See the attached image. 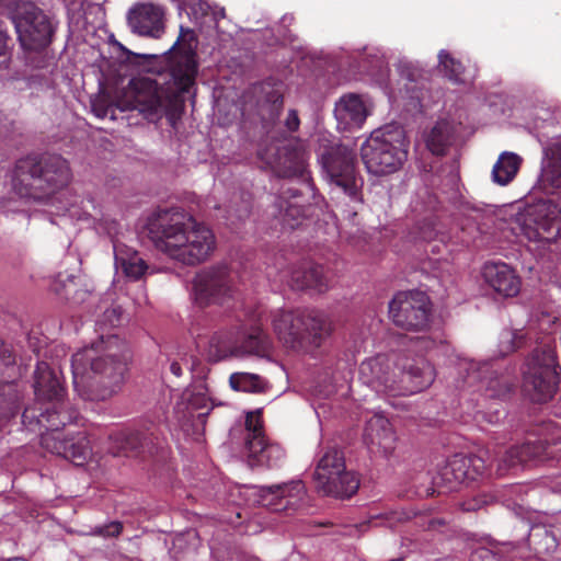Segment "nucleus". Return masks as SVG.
<instances>
[{"label": "nucleus", "instance_id": "4468645a", "mask_svg": "<svg viewBox=\"0 0 561 561\" xmlns=\"http://www.w3.org/2000/svg\"><path fill=\"white\" fill-rule=\"evenodd\" d=\"M536 137L542 146L543 161L540 186L547 194L561 190V142H550L560 135L561 126L554 123L551 112L541 108L533 121Z\"/></svg>", "mask_w": 561, "mask_h": 561}, {"label": "nucleus", "instance_id": "0eeeda50", "mask_svg": "<svg viewBox=\"0 0 561 561\" xmlns=\"http://www.w3.org/2000/svg\"><path fill=\"white\" fill-rule=\"evenodd\" d=\"M71 180L68 161L58 154H31L16 161L12 187L26 201L48 202Z\"/></svg>", "mask_w": 561, "mask_h": 561}, {"label": "nucleus", "instance_id": "bf43d9fd", "mask_svg": "<svg viewBox=\"0 0 561 561\" xmlns=\"http://www.w3.org/2000/svg\"><path fill=\"white\" fill-rule=\"evenodd\" d=\"M170 370L176 377H181L182 376V367H181V365L178 362H172L170 364Z\"/></svg>", "mask_w": 561, "mask_h": 561}, {"label": "nucleus", "instance_id": "c85d7f7f", "mask_svg": "<svg viewBox=\"0 0 561 561\" xmlns=\"http://www.w3.org/2000/svg\"><path fill=\"white\" fill-rule=\"evenodd\" d=\"M144 445V434L135 430L116 428L108 434V451L113 456H127Z\"/></svg>", "mask_w": 561, "mask_h": 561}, {"label": "nucleus", "instance_id": "c756f323", "mask_svg": "<svg viewBox=\"0 0 561 561\" xmlns=\"http://www.w3.org/2000/svg\"><path fill=\"white\" fill-rule=\"evenodd\" d=\"M397 70L405 89V94L410 99H420L419 91L426 80L425 70L419 65L405 57H402L397 62Z\"/></svg>", "mask_w": 561, "mask_h": 561}, {"label": "nucleus", "instance_id": "412c9836", "mask_svg": "<svg viewBox=\"0 0 561 561\" xmlns=\"http://www.w3.org/2000/svg\"><path fill=\"white\" fill-rule=\"evenodd\" d=\"M164 10L153 3H141L133 8L128 13V24L133 32L159 38L164 31Z\"/></svg>", "mask_w": 561, "mask_h": 561}, {"label": "nucleus", "instance_id": "ea45409f", "mask_svg": "<svg viewBox=\"0 0 561 561\" xmlns=\"http://www.w3.org/2000/svg\"><path fill=\"white\" fill-rule=\"evenodd\" d=\"M244 432L245 448L249 447L250 442L265 438L260 412H250L247 414Z\"/></svg>", "mask_w": 561, "mask_h": 561}, {"label": "nucleus", "instance_id": "69168bd1", "mask_svg": "<svg viewBox=\"0 0 561 561\" xmlns=\"http://www.w3.org/2000/svg\"><path fill=\"white\" fill-rule=\"evenodd\" d=\"M293 21V16H288V15H284L283 19H282V22L285 24L287 22H291Z\"/></svg>", "mask_w": 561, "mask_h": 561}, {"label": "nucleus", "instance_id": "f704fd0d", "mask_svg": "<svg viewBox=\"0 0 561 561\" xmlns=\"http://www.w3.org/2000/svg\"><path fill=\"white\" fill-rule=\"evenodd\" d=\"M528 340H533V329L529 328L526 332L523 330L512 331L504 330L500 335L499 351L501 355H506L524 345Z\"/></svg>", "mask_w": 561, "mask_h": 561}, {"label": "nucleus", "instance_id": "cd10ccee", "mask_svg": "<svg viewBox=\"0 0 561 561\" xmlns=\"http://www.w3.org/2000/svg\"><path fill=\"white\" fill-rule=\"evenodd\" d=\"M113 250L116 270L122 271L129 279L138 280L148 271L146 261L136 250L121 242H114Z\"/></svg>", "mask_w": 561, "mask_h": 561}, {"label": "nucleus", "instance_id": "864d4df0", "mask_svg": "<svg viewBox=\"0 0 561 561\" xmlns=\"http://www.w3.org/2000/svg\"><path fill=\"white\" fill-rule=\"evenodd\" d=\"M0 363L7 367L15 364V355L11 346L4 343L0 345Z\"/></svg>", "mask_w": 561, "mask_h": 561}, {"label": "nucleus", "instance_id": "6e6d98bb", "mask_svg": "<svg viewBox=\"0 0 561 561\" xmlns=\"http://www.w3.org/2000/svg\"><path fill=\"white\" fill-rule=\"evenodd\" d=\"M435 341L428 336H420L414 341V345L420 351H431L435 346Z\"/></svg>", "mask_w": 561, "mask_h": 561}, {"label": "nucleus", "instance_id": "6ab92c4d", "mask_svg": "<svg viewBox=\"0 0 561 561\" xmlns=\"http://www.w3.org/2000/svg\"><path fill=\"white\" fill-rule=\"evenodd\" d=\"M232 293L231 279L226 266L205 268L194 277L192 297L199 307L221 305L232 297Z\"/></svg>", "mask_w": 561, "mask_h": 561}, {"label": "nucleus", "instance_id": "aec40b11", "mask_svg": "<svg viewBox=\"0 0 561 561\" xmlns=\"http://www.w3.org/2000/svg\"><path fill=\"white\" fill-rule=\"evenodd\" d=\"M257 502L273 512L297 508L306 499L307 489L302 480L253 486Z\"/></svg>", "mask_w": 561, "mask_h": 561}, {"label": "nucleus", "instance_id": "680f3d73", "mask_svg": "<svg viewBox=\"0 0 561 561\" xmlns=\"http://www.w3.org/2000/svg\"><path fill=\"white\" fill-rule=\"evenodd\" d=\"M553 492L561 493V476L551 485Z\"/></svg>", "mask_w": 561, "mask_h": 561}, {"label": "nucleus", "instance_id": "a19ab883", "mask_svg": "<svg viewBox=\"0 0 561 561\" xmlns=\"http://www.w3.org/2000/svg\"><path fill=\"white\" fill-rule=\"evenodd\" d=\"M124 320L123 309L121 306H112L106 308L102 316L96 320V327L101 331L114 329L122 324Z\"/></svg>", "mask_w": 561, "mask_h": 561}, {"label": "nucleus", "instance_id": "9d476101", "mask_svg": "<svg viewBox=\"0 0 561 561\" xmlns=\"http://www.w3.org/2000/svg\"><path fill=\"white\" fill-rule=\"evenodd\" d=\"M318 161L325 179L352 202H362L363 178L356 169L357 154L342 144L321 145Z\"/></svg>", "mask_w": 561, "mask_h": 561}, {"label": "nucleus", "instance_id": "f03ea898", "mask_svg": "<svg viewBox=\"0 0 561 561\" xmlns=\"http://www.w3.org/2000/svg\"><path fill=\"white\" fill-rule=\"evenodd\" d=\"M488 453L451 456L433 479L434 483L453 491L461 483L483 477L495 460L497 473L503 476L517 466L537 465L557 458L561 454V428L551 421L543 422L523 444L512 446L503 456L485 459Z\"/></svg>", "mask_w": 561, "mask_h": 561}, {"label": "nucleus", "instance_id": "20e7f679", "mask_svg": "<svg viewBox=\"0 0 561 561\" xmlns=\"http://www.w3.org/2000/svg\"><path fill=\"white\" fill-rule=\"evenodd\" d=\"M147 229L156 249L185 265L206 261L216 245L215 236L207 226L178 208L152 214Z\"/></svg>", "mask_w": 561, "mask_h": 561}, {"label": "nucleus", "instance_id": "09e8293b", "mask_svg": "<svg viewBox=\"0 0 561 561\" xmlns=\"http://www.w3.org/2000/svg\"><path fill=\"white\" fill-rule=\"evenodd\" d=\"M185 4H187L191 8L194 19L207 15L208 11L210 10L209 4L202 0H186Z\"/></svg>", "mask_w": 561, "mask_h": 561}, {"label": "nucleus", "instance_id": "052dcab7", "mask_svg": "<svg viewBox=\"0 0 561 561\" xmlns=\"http://www.w3.org/2000/svg\"><path fill=\"white\" fill-rule=\"evenodd\" d=\"M232 561H256V558L245 553H238Z\"/></svg>", "mask_w": 561, "mask_h": 561}, {"label": "nucleus", "instance_id": "13d9d810", "mask_svg": "<svg viewBox=\"0 0 561 561\" xmlns=\"http://www.w3.org/2000/svg\"><path fill=\"white\" fill-rule=\"evenodd\" d=\"M554 322V317L550 314H545L542 320L540 321V329L546 330L545 325L550 327Z\"/></svg>", "mask_w": 561, "mask_h": 561}, {"label": "nucleus", "instance_id": "bb28decb", "mask_svg": "<svg viewBox=\"0 0 561 561\" xmlns=\"http://www.w3.org/2000/svg\"><path fill=\"white\" fill-rule=\"evenodd\" d=\"M247 454L251 467L276 469L282 467L286 460V451L282 445L266 437L250 442Z\"/></svg>", "mask_w": 561, "mask_h": 561}, {"label": "nucleus", "instance_id": "e433bc0d", "mask_svg": "<svg viewBox=\"0 0 561 561\" xmlns=\"http://www.w3.org/2000/svg\"><path fill=\"white\" fill-rule=\"evenodd\" d=\"M438 67L440 71L447 77L450 81L455 83H465L466 78L463 76V66L462 64L454 58L447 50L442 49L438 53Z\"/></svg>", "mask_w": 561, "mask_h": 561}, {"label": "nucleus", "instance_id": "9b49d317", "mask_svg": "<svg viewBox=\"0 0 561 561\" xmlns=\"http://www.w3.org/2000/svg\"><path fill=\"white\" fill-rule=\"evenodd\" d=\"M559 370L556 348L545 335L528 357L524 370V388L531 401L543 403L554 396Z\"/></svg>", "mask_w": 561, "mask_h": 561}, {"label": "nucleus", "instance_id": "2eb2a0df", "mask_svg": "<svg viewBox=\"0 0 561 561\" xmlns=\"http://www.w3.org/2000/svg\"><path fill=\"white\" fill-rule=\"evenodd\" d=\"M460 368L467 371L466 383L470 387L477 386L484 400H504L515 386L514 371H500L494 360H463Z\"/></svg>", "mask_w": 561, "mask_h": 561}, {"label": "nucleus", "instance_id": "a878e982", "mask_svg": "<svg viewBox=\"0 0 561 561\" xmlns=\"http://www.w3.org/2000/svg\"><path fill=\"white\" fill-rule=\"evenodd\" d=\"M364 442L371 453L390 454L394 449L396 434L389 420L375 413L366 423Z\"/></svg>", "mask_w": 561, "mask_h": 561}, {"label": "nucleus", "instance_id": "2f4dec72", "mask_svg": "<svg viewBox=\"0 0 561 561\" xmlns=\"http://www.w3.org/2000/svg\"><path fill=\"white\" fill-rule=\"evenodd\" d=\"M272 351V341L261 329H254L248 335H239L237 357L255 355L267 357Z\"/></svg>", "mask_w": 561, "mask_h": 561}, {"label": "nucleus", "instance_id": "603ef678", "mask_svg": "<svg viewBox=\"0 0 561 561\" xmlns=\"http://www.w3.org/2000/svg\"><path fill=\"white\" fill-rule=\"evenodd\" d=\"M496 558L497 553L484 547L476 549L470 557L471 561H495Z\"/></svg>", "mask_w": 561, "mask_h": 561}, {"label": "nucleus", "instance_id": "8fccbe9b", "mask_svg": "<svg viewBox=\"0 0 561 561\" xmlns=\"http://www.w3.org/2000/svg\"><path fill=\"white\" fill-rule=\"evenodd\" d=\"M300 119L296 110H289L284 121V127L288 134L296 133L299 129Z\"/></svg>", "mask_w": 561, "mask_h": 561}, {"label": "nucleus", "instance_id": "ddd939ff", "mask_svg": "<svg viewBox=\"0 0 561 561\" xmlns=\"http://www.w3.org/2000/svg\"><path fill=\"white\" fill-rule=\"evenodd\" d=\"M313 480L319 493L334 497H351L359 488L358 478L346 470L343 453L335 447L320 456Z\"/></svg>", "mask_w": 561, "mask_h": 561}, {"label": "nucleus", "instance_id": "473e14b6", "mask_svg": "<svg viewBox=\"0 0 561 561\" xmlns=\"http://www.w3.org/2000/svg\"><path fill=\"white\" fill-rule=\"evenodd\" d=\"M522 158L517 153L502 152L492 168L493 182L502 186L507 185L516 176Z\"/></svg>", "mask_w": 561, "mask_h": 561}, {"label": "nucleus", "instance_id": "5701e85b", "mask_svg": "<svg viewBox=\"0 0 561 561\" xmlns=\"http://www.w3.org/2000/svg\"><path fill=\"white\" fill-rule=\"evenodd\" d=\"M274 208L276 220L283 229H296L305 218L302 195L293 186H288L275 198Z\"/></svg>", "mask_w": 561, "mask_h": 561}, {"label": "nucleus", "instance_id": "b1692460", "mask_svg": "<svg viewBox=\"0 0 561 561\" xmlns=\"http://www.w3.org/2000/svg\"><path fill=\"white\" fill-rule=\"evenodd\" d=\"M485 283L503 297H514L520 290L515 271L504 262H486L482 268Z\"/></svg>", "mask_w": 561, "mask_h": 561}, {"label": "nucleus", "instance_id": "c03bdc74", "mask_svg": "<svg viewBox=\"0 0 561 561\" xmlns=\"http://www.w3.org/2000/svg\"><path fill=\"white\" fill-rule=\"evenodd\" d=\"M492 497L486 494L476 495L471 499L463 501L460 507L465 512H476L488 505Z\"/></svg>", "mask_w": 561, "mask_h": 561}, {"label": "nucleus", "instance_id": "a211bd4d", "mask_svg": "<svg viewBox=\"0 0 561 561\" xmlns=\"http://www.w3.org/2000/svg\"><path fill=\"white\" fill-rule=\"evenodd\" d=\"M430 314L428 296L420 290L400 291L389 302L390 319L397 327L405 330L425 329Z\"/></svg>", "mask_w": 561, "mask_h": 561}, {"label": "nucleus", "instance_id": "49530a36", "mask_svg": "<svg viewBox=\"0 0 561 561\" xmlns=\"http://www.w3.org/2000/svg\"><path fill=\"white\" fill-rule=\"evenodd\" d=\"M504 416L505 411L497 407L494 409L490 408L488 411L478 410L476 414L478 420L486 421L489 424H497Z\"/></svg>", "mask_w": 561, "mask_h": 561}, {"label": "nucleus", "instance_id": "338daca9", "mask_svg": "<svg viewBox=\"0 0 561 561\" xmlns=\"http://www.w3.org/2000/svg\"><path fill=\"white\" fill-rule=\"evenodd\" d=\"M228 218H229V219H231V222H234V219H232V218H236V216H234V209H230V210H229V217H228Z\"/></svg>", "mask_w": 561, "mask_h": 561}, {"label": "nucleus", "instance_id": "7ed1b4c3", "mask_svg": "<svg viewBox=\"0 0 561 561\" xmlns=\"http://www.w3.org/2000/svg\"><path fill=\"white\" fill-rule=\"evenodd\" d=\"M129 357L125 341L116 334H102L71 357L75 391L83 400L110 399L122 389Z\"/></svg>", "mask_w": 561, "mask_h": 561}, {"label": "nucleus", "instance_id": "de8ad7c7", "mask_svg": "<svg viewBox=\"0 0 561 561\" xmlns=\"http://www.w3.org/2000/svg\"><path fill=\"white\" fill-rule=\"evenodd\" d=\"M414 238L422 241H431L436 237V230L432 221H425L416 227Z\"/></svg>", "mask_w": 561, "mask_h": 561}, {"label": "nucleus", "instance_id": "c9c22d12", "mask_svg": "<svg viewBox=\"0 0 561 561\" xmlns=\"http://www.w3.org/2000/svg\"><path fill=\"white\" fill-rule=\"evenodd\" d=\"M229 383L233 390L243 392H261L264 390L265 381L256 374L233 373L229 378Z\"/></svg>", "mask_w": 561, "mask_h": 561}, {"label": "nucleus", "instance_id": "3c124183", "mask_svg": "<svg viewBox=\"0 0 561 561\" xmlns=\"http://www.w3.org/2000/svg\"><path fill=\"white\" fill-rule=\"evenodd\" d=\"M7 31L2 25V22H0V68L8 67V51H7Z\"/></svg>", "mask_w": 561, "mask_h": 561}, {"label": "nucleus", "instance_id": "a18cd8bd", "mask_svg": "<svg viewBox=\"0 0 561 561\" xmlns=\"http://www.w3.org/2000/svg\"><path fill=\"white\" fill-rule=\"evenodd\" d=\"M266 102L270 103L271 119L273 121L278 117L283 108V94L277 90H272L266 94Z\"/></svg>", "mask_w": 561, "mask_h": 561}, {"label": "nucleus", "instance_id": "774afa93", "mask_svg": "<svg viewBox=\"0 0 561 561\" xmlns=\"http://www.w3.org/2000/svg\"><path fill=\"white\" fill-rule=\"evenodd\" d=\"M7 130H9V128L5 125L0 126V134L5 133Z\"/></svg>", "mask_w": 561, "mask_h": 561}, {"label": "nucleus", "instance_id": "72a5a7b5", "mask_svg": "<svg viewBox=\"0 0 561 561\" xmlns=\"http://www.w3.org/2000/svg\"><path fill=\"white\" fill-rule=\"evenodd\" d=\"M455 127L445 119L435 124L426 137V146L436 156L444 154L446 149L454 142Z\"/></svg>", "mask_w": 561, "mask_h": 561}, {"label": "nucleus", "instance_id": "6e6552de", "mask_svg": "<svg viewBox=\"0 0 561 561\" xmlns=\"http://www.w3.org/2000/svg\"><path fill=\"white\" fill-rule=\"evenodd\" d=\"M272 325L282 344L297 354H311L332 332V322L318 310H284L272 313Z\"/></svg>", "mask_w": 561, "mask_h": 561}, {"label": "nucleus", "instance_id": "f257e3e1", "mask_svg": "<svg viewBox=\"0 0 561 561\" xmlns=\"http://www.w3.org/2000/svg\"><path fill=\"white\" fill-rule=\"evenodd\" d=\"M36 403L22 413L25 426L38 425L47 432L41 435V445L53 455L84 465L91 457V443L85 433L65 436L60 428L78 421L79 412L64 400L65 388L57 373L45 362H38L34 371Z\"/></svg>", "mask_w": 561, "mask_h": 561}, {"label": "nucleus", "instance_id": "e2e57ef3", "mask_svg": "<svg viewBox=\"0 0 561 561\" xmlns=\"http://www.w3.org/2000/svg\"><path fill=\"white\" fill-rule=\"evenodd\" d=\"M87 203L91 205V207L93 208V210L95 211V215H93L94 217H96L98 215H101V211L98 210L95 204H94V199L93 198H88L87 199Z\"/></svg>", "mask_w": 561, "mask_h": 561}, {"label": "nucleus", "instance_id": "7c9ffc66", "mask_svg": "<svg viewBox=\"0 0 561 561\" xmlns=\"http://www.w3.org/2000/svg\"><path fill=\"white\" fill-rule=\"evenodd\" d=\"M239 335V332L232 330L214 333L208 343L209 359L219 362L229 357H237Z\"/></svg>", "mask_w": 561, "mask_h": 561}, {"label": "nucleus", "instance_id": "393cba45", "mask_svg": "<svg viewBox=\"0 0 561 561\" xmlns=\"http://www.w3.org/2000/svg\"><path fill=\"white\" fill-rule=\"evenodd\" d=\"M369 112L363 98L350 93L341 96L334 106V116L339 128L354 130L360 128Z\"/></svg>", "mask_w": 561, "mask_h": 561}, {"label": "nucleus", "instance_id": "4c0bfd02", "mask_svg": "<svg viewBox=\"0 0 561 561\" xmlns=\"http://www.w3.org/2000/svg\"><path fill=\"white\" fill-rule=\"evenodd\" d=\"M483 208L479 204L462 201L458 207V214L461 217L460 227L462 230L473 232L477 230L478 221L481 219Z\"/></svg>", "mask_w": 561, "mask_h": 561}, {"label": "nucleus", "instance_id": "1a4fd4ad", "mask_svg": "<svg viewBox=\"0 0 561 561\" xmlns=\"http://www.w3.org/2000/svg\"><path fill=\"white\" fill-rule=\"evenodd\" d=\"M409 140L402 126L385 125L370 134L362 145L360 156L367 171L387 175L401 169L408 159Z\"/></svg>", "mask_w": 561, "mask_h": 561}, {"label": "nucleus", "instance_id": "dca6fc26", "mask_svg": "<svg viewBox=\"0 0 561 561\" xmlns=\"http://www.w3.org/2000/svg\"><path fill=\"white\" fill-rule=\"evenodd\" d=\"M520 230L529 241L552 242L561 238V194L541 199L533 206Z\"/></svg>", "mask_w": 561, "mask_h": 561}, {"label": "nucleus", "instance_id": "0e129e2a", "mask_svg": "<svg viewBox=\"0 0 561 561\" xmlns=\"http://www.w3.org/2000/svg\"><path fill=\"white\" fill-rule=\"evenodd\" d=\"M215 20H218L219 18L225 16V10L222 8L216 10L213 12Z\"/></svg>", "mask_w": 561, "mask_h": 561}, {"label": "nucleus", "instance_id": "423d86ee", "mask_svg": "<svg viewBox=\"0 0 561 561\" xmlns=\"http://www.w3.org/2000/svg\"><path fill=\"white\" fill-rule=\"evenodd\" d=\"M359 378L377 394L409 396L430 387L435 370L422 356L396 364L389 355L378 354L362 362Z\"/></svg>", "mask_w": 561, "mask_h": 561}, {"label": "nucleus", "instance_id": "37998d69", "mask_svg": "<svg viewBox=\"0 0 561 561\" xmlns=\"http://www.w3.org/2000/svg\"><path fill=\"white\" fill-rule=\"evenodd\" d=\"M408 516L404 513L389 512L379 516H374L368 520L369 525L374 526H386L393 527L396 523L407 519Z\"/></svg>", "mask_w": 561, "mask_h": 561}, {"label": "nucleus", "instance_id": "79ce46f5", "mask_svg": "<svg viewBox=\"0 0 561 561\" xmlns=\"http://www.w3.org/2000/svg\"><path fill=\"white\" fill-rule=\"evenodd\" d=\"M123 531V524L118 520L110 522L105 525H99L91 528L89 535L103 538L118 537Z\"/></svg>", "mask_w": 561, "mask_h": 561}, {"label": "nucleus", "instance_id": "4be33fe9", "mask_svg": "<svg viewBox=\"0 0 561 561\" xmlns=\"http://www.w3.org/2000/svg\"><path fill=\"white\" fill-rule=\"evenodd\" d=\"M291 288L297 290L312 289L317 293H325L330 288L329 278L320 264L301 263L286 272L280 277Z\"/></svg>", "mask_w": 561, "mask_h": 561}, {"label": "nucleus", "instance_id": "39448f33", "mask_svg": "<svg viewBox=\"0 0 561 561\" xmlns=\"http://www.w3.org/2000/svg\"><path fill=\"white\" fill-rule=\"evenodd\" d=\"M188 42V50L181 54L171 67L170 76L172 87L164 89L157 82L146 80L140 82L135 95V107L152 123L167 117L169 124L174 127L182 111V94L188 92L194 84L197 73L196 55L192 49V42H196L192 28L180 26V36L173 44V49L180 42Z\"/></svg>", "mask_w": 561, "mask_h": 561}, {"label": "nucleus", "instance_id": "f8f14e48", "mask_svg": "<svg viewBox=\"0 0 561 561\" xmlns=\"http://www.w3.org/2000/svg\"><path fill=\"white\" fill-rule=\"evenodd\" d=\"M309 151L300 138H285L261 145L259 159L282 178H298L309 186Z\"/></svg>", "mask_w": 561, "mask_h": 561}, {"label": "nucleus", "instance_id": "4d7b16f0", "mask_svg": "<svg viewBox=\"0 0 561 561\" xmlns=\"http://www.w3.org/2000/svg\"><path fill=\"white\" fill-rule=\"evenodd\" d=\"M446 520L442 517H431L427 519L426 528L430 530H435L440 526H444Z\"/></svg>", "mask_w": 561, "mask_h": 561}, {"label": "nucleus", "instance_id": "f3484780", "mask_svg": "<svg viewBox=\"0 0 561 561\" xmlns=\"http://www.w3.org/2000/svg\"><path fill=\"white\" fill-rule=\"evenodd\" d=\"M12 22L21 46L25 50H39L51 42L53 24L43 10L35 4L27 2L20 5Z\"/></svg>", "mask_w": 561, "mask_h": 561}, {"label": "nucleus", "instance_id": "58836bf2", "mask_svg": "<svg viewBox=\"0 0 561 561\" xmlns=\"http://www.w3.org/2000/svg\"><path fill=\"white\" fill-rule=\"evenodd\" d=\"M183 399L187 402V408L191 410L206 409L209 398L205 381H199L191 389H187L183 394Z\"/></svg>", "mask_w": 561, "mask_h": 561}, {"label": "nucleus", "instance_id": "5fc2aeb1", "mask_svg": "<svg viewBox=\"0 0 561 561\" xmlns=\"http://www.w3.org/2000/svg\"><path fill=\"white\" fill-rule=\"evenodd\" d=\"M250 211H251V204H250L249 198L248 199L242 198V205L239 208L234 209L236 219L244 220L245 218L249 217Z\"/></svg>", "mask_w": 561, "mask_h": 561}]
</instances>
